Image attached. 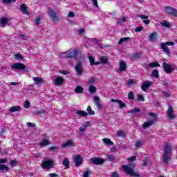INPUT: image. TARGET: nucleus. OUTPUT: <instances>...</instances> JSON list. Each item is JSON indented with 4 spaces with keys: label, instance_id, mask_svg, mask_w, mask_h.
I'll list each match as a JSON object with an SVG mask.
<instances>
[{
    "label": "nucleus",
    "instance_id": "nucleus-1",
    "mask_svg": "<svg viewBox=\"0 0 177 177\" xmlns=\"http://www.w3.org/2000/svg\"><path fill=\"white\" fill-rule=\"evenodd\" d=\"M172 151V145L171 144H167L164 148V156L163 163L168 164L169 160H171V153Z\"/></svg>",
    "mask_w": 177,
    "mask_h": 177
},
{
    "label": "nucleus",
    "instance_id": "nucleus-2",
    "mask_svg": "<svg viewBox=\"0 0 177 177\" xmlns=\"http://www.w3.org/2000/svg\"><path fill=\"white\" fill-rule=\"evenodd\" d=\"M135 167V163H131L129 166L128 165H122V168L124 169V171L127 174V175H130L133 177H140V174H138L135 171H133V167Z\"/></svg>",
    "mask_w": 177,
    "mask_h": 177
},
{
    "label": "nucleus",
    "instance_id": "nucleus-3",
    "mask_svg": "<svg viewBox=\"0 0 177 177\" xmlns=\"http://www.w3.org/2000/svg\"><path fill=\"white\" fill-rule=\"evenodd\" d=\"M75 71H76V75L78 77H81L82 74H84V66L82 64V62L79 61L77 62L75 66H74Z\"/></svg>",
    "mask_w": 177,
    "mask_h": 177
},
{
    "label": "nucleus",
    "instance_id": "nucleus-4",
    "mask_svg": "<svg viewBox=\"0 0 177 177\" xmlns=\"http://www.w3.org/2000/svg\"><path fill=\"white\" fill-rule=\"evenodd\" d=\"M149 115L150 117H152L153 119V120H149L147 122H145L142 124L143 129H146V128H149V127H151V125H153L156 122V121H157V115H156V113H149Z\"/></svg>",
    "mask_w": 177,
    "mask_h": 177
},
{
    "label": "nucleus",
    "instance_id": "nucleus-5",
    "mask_svg": "<svg viewBox=\"0 0 177 177\" xmlns=\"http://www.w3.org/2000/svg\"><path fill=\"white\" fill-rule=\"evenodd\" d=\"M11 68L13 70H24V71H28L30 69L26 68V65L22 63H15L11 66Z\"/></svg>",
    "mask_w": 177,
    "mask_h": 177
},
{
    "label": "nucleus",
    "instance_id": "nucleus-6",
    "mask_svg": "<svg viewBox=\"0 0 177 177\" xmlns=\"http://www.w3.org/2000/svg\"><path fill=\"white\" fill-rule=\"evenodd\" d=\"M48 15L50 17V19L53 20V21H59V17L57 16V14L53 9L49 8L48 11Z\"/></svg>",
    "mask_w": 177,
    "mask_h": 177
},
{
    "label": "nucleus",
    "instance_id": "nucleus-7",
    "mask_svg": "<svg viewBox=\"0 0 177 177\" xmlns=\"http://www.w3.org/2000/svg\"><path fill=\"white\" fill-rule=\"evenodd\" d=\"M90 161L94 165H102V164H104L105 161L104 158L99 157H94L90 159Z\"/></svg>",
    "mask_w": 177,
    "mask_h": 177
},
{
    "label": "nucleus",
    "instance_id": "nucleus-8",
    "mask_svg": "<svg viewBox=\"0 0 177 177\" xmlns=\"http://www.w3.org/2000/svg\"><path fill=\"white\" fill-rule=\"evenodd\" d=\"M55 165V162L53 160H48L41 163V167L44 169H49Z\"/></svg>",
    "mask_w": 177,
    "mask_h": 177
},
{
    "label": "nucleus",
    "instance_id": "nucleus-9",
    "mask_svg": "<svg viewBox=\"0 0 177 177\" xmlns=\"http://www.w3.org/2000/svg\"><path fill=\"white\" fill-rule=\"evenodd\" d=\"M67 53L68 57L72 59L73 57H75L78 53H81V50L77 48H70L68 50H67Z\"/></svg>",
    "mask_w": 177,
    "mask_h": 177
},
{
    "label": "nucleus",
    "instance_id": "nucleus-10",
    "mask_svg": "<svg viewBox=\"0 0 177 177\" xmlns=\"http://www.w3.org/2000/svg\"><path fill=\"white\" fill-rule=\"evenodd\" d=\"M165 10L166 13H167L168 15H171V16H174V17H177L176 9L170 6H167V7H165Z\"/></svg>",
    "mask_w": 177,
    "mask_h": 177
},
{
    "label": "nucleus",
    "instance_id": "nucleus-11",
    "mask_svg": "<svg viewBox=\"0 0 177 177\" xmlns=\"http://www.w3.org/2000/svg\"><path fill=\"white\" fill-rule=\"evenodd\" d=\"M162 68L166 74H171V73H172L173 69L170 64H168L167 62H163Z\"/></svg>",
    "mask_w": 177,
    "mask_h": 177
},
{
    "label": "nucleus",
    "instance_id": "nucleus-12",
    "mask_svg": "<svg viewBox=\"0 0 177 177\" xmlns=\"http://www.w3.org/2000/svg\"><path fill=\"white\" fill-rule=\"evenodd\" d=\"M83 161L84 160L82 159V156H81V155H79V154L76 155L74 159L75 167H80V165L82 164Z\"/></svg>",
    "mask_w": 177,
    "mask_h": 177
},
{
    "label": "nucleus",
    "instance_id": "nucleus-13",
    "mask_svg": "<svg viewBox=\"0 0 177 177\" xmlns=\"http://www.w3.org/2000/svg\"><path fill=\"white\" fill-rule=\"evenodd\" d=\"M111 102L113 103H118L119 104V109H127V104L122 102V100L112 99L111 100Z\"/></svg>",
    "mask_w": 177,
    "mask_h": 177
},
{
    "label": "nucleus",
    "instance_id": "nucleus-14",
    "mask_svg": "<svg viewBox=\"0 0 177 177\" xmlns=\"http://www.w3.org/2000/svg\"><path fill=\"white\" fill-rule=\"evenodd\" d=\"M149 86H151V82L146 81V82H144L141 85V89H142L144 92H146V91L149 89Z\"/></svg>",
    "mask_w": 177,
    "mask_h": 177
},
{
    "label": "nucleus",
    "instance_id": "nucleus-15",
    "mask_svg": "<svg viewBox=\"0 0 177 177\" xmlns=\"http://www.w3.org/2000/svg\"><path fill=\"white\" fill-rule=\"evenodd\" d=\"M167 115L168 118L170 120H174V118H175V115H174V109H172V106L171 105H169Z\"/></svg>",
    "mask_w": 177,
    "mask_h": 177
},
{
    "label": "nucleus",
    "instance_id": "nucleus-16",
    "mask_svg": "<svg viewBox=\"0 0 177 177\" xmlns=\"http://www.w3.org/2000/svg\"><path fill=\"white\" fill-rule=\"evenodd\" d=\"M94 103L99 109L102 110V104H100V97L97 96L93 97Z\"/></svg>",
    "mask_w": 177,
    "mask_h": 177
},
{
    "label": "nucleus",
    "instance_id": "nucleus-17",
    "mask_svg": "<svg viewBox=\"0 0 177 177\" xmlns=\"http://www.w3.org/2000/svg\"><path fill=\"white\" fill-rule=\"evenodd\" d=\"M160 49H162L163 52H165V53L167 55H171V51L165 43L163 42L160 44Z\"/></svg>",
    "mask_w": 177,
    "mask_h": 177
},
{
    "label": "nucleus",
    "instance_id": "nucleus-18",
    "mask_svg": "<svg viewBox=\"0 0 177 177\" xmlns=\"http://www.w3.org/2000/svg\"><path fill=\"white\" fill-rule=\"evenodd\" d=\"M9 24V19L8 18L2 17L0 20V26L3 28Z\"/></svg>",
    "mask_w": 177,
    "mask_h": 177
},
{
    "label": "nucleus",
    "instance_id": "nucleus-19",
    "mask_svg": "<svg viewBox=\"0 0 177 177\" xmlns=\"http://www.w3.org/2000/svg\"><path fill=\"white\" fill-rule=\"evenodd\" d=\"M63 82H64V79L60 76H57L54 80L55 85H62Z\"/></svg>",
    "mask_w": 177,
    "mask_h": 177
},
{
    "label": "nucleus",
    "instance_id": "nucleus-20",
    "mask_svg": "<svg viewBox=\"0 0 177 177\" xmlns=\"http://www.w3.org/2000/svg\"><path fill=\"white\" fill-rule=\"evenodd\" d=\"M32 80L35 85H41V84H44V79L39 77H33Z\"/></svg>",
    "mask_w": 177,
    "mask_h": 177
},
{
    "label": "nucleus",
    "instance_id": "nucleus-21",
    "mask_svg": "<svg viewBox=\"0 0 177 177\" xmlns=\"http://www.w3.org/2000/svg\"><path fill=\"white\" fill-rule=\"evenodd\" d=\"M19 10H21L24 15H28V8L26 7V4L24 3L20 5Z\"/></svg>",
    "mask_w": 177,
    "mask_h": 177
},
{
    "label": "nucleus",
    "instance_id": "nucleus-22",
    "mask_svg": "<svg viewBox=\"0 0 177 177\" xmlns=\"http://www.w3.org/2000/svg\"><path fill=\"white\" fill-rule=\"evenodd\" d=\"M88 127H91V122L89 121H87L84 123V125H82V127H80V132H85V131H86V128H88Z\"/></svg>",
    "mask_w": 177,
    "mask_h": 177
},
{
    "label": "nucleus",
    "instance_id": "nucleus-23",
    "mask_svg": "<svg viewBox=\"0 0 177 177\" xmlns=\"http://www.w3.org/2000/svg\"><path fill=\"white\" fill-rule=\"evenodd\" d=\"M119 64V71H125V70H127V63H125V62L120 61Z\"/></svg>",
    "mask_w": 177,
    "mask_h": 177
},
{
    "label": "nucleus",
    "instance_id": "nucleus-24",
    "mask_svg": "<svg viewBox=\"0 0 177 177\" xmlns=\"http://www.w3.org/2000/svg\"><path fill=\"white\" fill-rule=\"evenodd\" d=\"M149 39L152 42H156V41H157V32H153L151 35H149Z\"/></svg>",
    "mask_w": 177,
    "mask_h": 177
},
{
    "label": "nucleus",
    "instance_id": "nucleus-25",
    "mask_svg": "<svg viewBox=\"0 0 177 177\" xmlns=\"http://www.w3.org/2000/svg\"><path fill=\"white\" fill-rule=\"evenodd\" d=\"M62 165L65 167V169L70 168V162L68 161V159L64 158L62 162Z\"/></svg>",
    "mask_w": 177,
    "mask_h": 177
},
{
    "label": "nucleus",
    "instance_id": "nucleus-26",
    "mask_svg": "<svg viewBox=\"0 0 177 177\" xmlns=\"http://www.w3.org/2000/svg\"><path fill=\"white\" fill-rule=\"evenodd\" d=\"M76 114L79 116V117H86V115H88V113L84 111H81L79 110L76 112Z\"/></svg>",
    "mask_w": 177,
    "mask_h": 177
},
{
    "label": "nucleus",
    "instance_id": "nucleus-27",
    "mask_svg": "<svg viewBox=\"0 0 177 177\" xmlns=\"http://www.w3.org/2000/svg\"><path fill=\"white\" fill-rule=\"evenodd\" d=\"M103 142L104 143V145H106V146H113V143L111 141V140L109 139V138H104L102 140Z\"/></svg>",
    "mask_w": 177,
    "mask_h": 177
},
{
    "label": "nucleus",
    "instance_id": "nucleus-28",
    "mask_svg": "<svg viewBox=\"0 0 177 177\" xmlns=\"http://www.w3.org/2000/svg\"><path fill=\"white\" fill-rule=\"evenodd\" d=\"M10 113H15V111H20V106H12L9 109Z\"/></svg>",
    "mask_w": 177,
    "mask_h": 177
},
{
    "label": "nucleus",
    "instance_id": "nucleus-29",
    "mask_svg": "<svg viewBox=\"0 0 177 177\" xmlns=\"http://www.w3.org/2000/svg\"><path fill=\"white\" fill-rule=\"evenodd\" d=\"M70 146H74V142L71 140H68L66 142L62 145V147H68Z\"/></svg>",
    "mask_w": 177,
    "mask_h": 177
},
{
    "label": "nucleus",
    "instance_id": "nucleus-30",
    "mask_svg": "<svg viewBox=\"0 0 177 177\" xmlns=\"http://www.w3.org/2000/svg\"><path fill=\"white\" fill-rule=\"evenodd\" d=\"M39 145L44 147V146H49V145H50V142L48 141L46 139H44L39 143Z\"/></svg>",
    "mask_w": 177,
    "mask_h": 177
},
{
    "label": "nucleus",
    "instance_id": "nucleus-31",
    "mask_svg": "<svg viewBox=\"0 0 177 177\" xmlns=\"http://www.w3.org/2000/svg\"><path fill=\"white\" fill-rule=\"evenodd\" d=\"M100 61L101 62V64H107L108 63V59L107 57L104 56H102L100 57Z\"/></svg>",
    "mask_w": 177,
    "mask_h": 177
},
{
    "label": "nucleus",
    "instance_id": "nucleus-32",
    "mask_svg": "<svg viewBox=\"0 0 177 177\" xmlns=\"http://www.w3.org/2000/svg\"><path fill=\"white\" fill-rule=\"evenodd\" d=\"M75 93H82V92H84V88H82L81 86H77L75 88Z\"/></svg>",
    "mask_w": 177,
    "mask_h": 177
},
{
    "label": "nucleus",
    "instance_id": "nucleus-33",
    "mask_svg": "<svg viewBox=\"0 0 177 177\" xmlns=\"http://www.w3.org/2000/svg\"><path fill=\"white\" fill-rule=\"evenodd\" d=\"M118 138H125L127 134L124 132V131L121 130L117 132Z\"/></svg>",
    "mask_w": 177,
    "mask_h": 177
},
{
    "label": "nucleus",
    "instance_id": "nucleus-34",
    "mask_svg": "<svg viewBox=\"0 0 177 177\" xmlns=\"http://www.w3.org/2000/svg\"><path fill=\"white\" fill-rule=\"evenodd\" d=\"M10 168L9 167L5 165H0V170L1 171H5V172H8Z\"/></svg>",
    "mask_w": 177,
    "mask_h": 177
},
{
    "label": "nucleus",
    "instance_id": "nucleus-35",
    "mask_svg": "<svg viewBox=\"0 0 177 177\" xmlns=\"http://www.w3.org/2000/svg\"><path fill=\"white\" fill-rule=\"evenodd\" d=\"M161 26H162L163 27H166L167 28H169V27H171V24H169V22L167 21H162V22H160Z\"/></svg>",
    "mask_w": 177,
    "mask_h": 177
},
{
    "label": "nucleus",
    "instance_id": "nucleus-36",
    "mask_svg": "<svg viewBox=\"0 0 177 177\" xmlns=\"http://www.w3.org/2000/svg\"><path fill=\"white\" fill-rule=\"evenodd\" d=\"M140 111V109L135 108L134 109L128 111L127 113H128V114H133L135 113H139Z\"/></svg>",
    "mask_w": 177,
    "mask_h": 177
},
{
    "label": "nucleus",
    "instance_id": "nucleus-37",
    "mask_svg": "<svg viewBox=\"0 0 177 177\" xmlns=\"http://www.w3.org/2000/svg\"><path fill=\"white\" fill-rule=\"evenodd\" d=\"M129 39H131V37H123L120 39L118 44H124V42H127V41H129Z\"/></svg>",
    "mask_w": 177,
    "mask_h": 177
},
{
    "label": "nucleus",
    "instance_id": "nucleus-38",
    "mask_svg": "<svg viewBox=\"0 0 177 177\" xmlns=\"http://www.w3.org/2000/svg\"><path fill=\"white\" fill-rule=\"evenodd\" d=\"M88 91L90 92V93H95V92H96V87L93 85H91L89 87H88Z\"/></svg>",
    "mask_w": 177,
    "mask_h": 177
},
{
    "label": "nucleus",
    "instance_id": "nucleus-39",
    "mask_svg": "<svg viewBox=\"0 0 177 177\" xmlns=\"http://www.w3.org/2000/svg\"><path fill=\"white\" fill-rule=\"evenodd\" d=\"M128 99H129V100H135V95H133V91H130L129 93Z\"/></svg>",
    "mask_w": 177,
    "mask_h": 177
},
{
    "label": "nucleus",
    "instance_id": "nucleus-40",
    "mask_svg": "<svg viewBox=\"0 0 177 177\" xmlns=\"http://www.w3.org/2000/svg\"><path fill=\"white\" fill-rule=\"evenodd\" d=\"M59 57H62L64 59H67V58H68V53H67V51L64 52V53H61L59 54Z\"/></svg>",
    "mask_w": 177,
    "mask_h": 177
},
{
    "label": "nucleus",
    "instance_id": "nucleus-41",
    "mask_svg": "<svg viewBox=\"0 0 177 177\" xmlns=\"http://www.w3.org/2000/svg\"><path fill=\"white\" fill-rule=\"evenodd\" d=\"M149 67H160V64H158V62H151L149 64Z\"/></svg>",
    "mask_w": 177,
    "mask_h": 177
},
{
    "label": "nucleus",
    "instance_id": "nucleus-42",
    "mask_svg": "<svg viewBox=\"0 0 177 177\" xmlns=\"http://www.w3.org/2000/svg\"><path fill=\"white\" fill-rule=\"evenodd\" d=\"M151 75L155 78H158V70L155 69L152 71Z\"/></svg>",
    "mask_w": 177,
    "mask_h": 177
},
{
    "label": "nucleus",
    "instance_id": "nucleus-43",
    "mask_svg": "<svg viewBox=\"0 0 177 177\" xmlns=\"http://www.w3.org/2000/svg\"><path fill=\"white\" fill-rule=\"evenodd\" d=\"M145 145V142L138 140L136 143V147H140L141 146H143Z\"/></svg>",
    "mask_w": 177,
    "mask_h": 177
},
{
    "label": "nucleus",
    "instance_id": "nucleus-44",
    "mask_svg": "<svg viewBox=\"0 0 177 177\" xmlns=\"http://www.w3.org/2000/svg\"><path fill=\"white\" fill-rule=\"evenodd\" d=\"M87 111L90 115H95V111L92 110V108H91V106H88Z\"/></svg>",
    "mask_w": 177,
    "mask_h": 177
},
{
    "label": "nucleus",
    "instance_id": "nucleus-45",
    "mask_svg": "<svg viewBox=\"0 0 177 177\" xmlns=\"http://www.w3.org/2000/svg\"><path fill=\"white\" fill-rule=\"evenodd\" d=\"M133 59H142L141 53H136L132 55Z\"/></svg>",
    "mask_w": 177,
    "mask_h": 177
},
{
    "label": "nucleus",
    "instance_id": "nucleus-46",
    "mask_svg": "<svg viewBox=\"0 0 177 177\" xmlns=\"http://www.w3.org/2000/svg\"><path fill=\"white\" fill-rule=\"evenodd\" d=\"M45 113L44 110H40L35 112H33V115H40V114H44Z\"/></svg>",
    "mask_w": 177,
    "mask_h": 177
},
{
    "label": "nucleus",
    "instance_id": "nucleus-47",
    "mask_svg": "<svg viewBox=\"0 0 177 177\" xmlns=\"http://www.w3.org/2000/svg\"><path fill=\"white\" fill-rule=\"evenodd\" d=\"M17 0H3V3H6V5H9V3H12V2H13V3H15V2H16Z\"/></svg>",
    "mask_w": 177,
    "mask_h": 177
},
{
    "label": "nucleus",
    "instance_id": "nucleus-48",
    "mask_svg": "<svg viewBox=\"0 0 177 177\" xmlns=\"http://www.w3.org/2000/svg\"><path fill=\"white\" fill-rule=\"evenodd\" d=\"M30 101L26 100L25 102H24V107L25 109H28V107H30Z\"/></svg>",
    "mask_w": 177,
    "mask_h": 177
},
{
    "label": "nucleus",
    "instance_id": "nucleus-49",
    "mask_svg": "<svg viewBox=\"0 0 177 177\" xmlns=\"http://www.w3.org/2000/svg\"><path fill=\"white\" fill-rule=\"evenodd\" d=\"M88 59L91 66H93V64H95V58H93V57L88 56Z\"/></svg>",
    "mask_w": 177,
    "mask_h": 177
},
{
    "label": "nucleus",
    "instance_id": "nucleus-50",
    "mask_svg": "<svg viewBox=\"0 0 177 177\" xmlns=\"http://www.w3.org/2000/svg\"><path fill=\"white\" fill-rule=\"evenodd\" d=\"M107 158H109V161H114L115 160V157L113 155H106Z\"/></svg>",
    "mask_w": 177,
    "mask_h": 177
},
{
    "label": "nucleus",
    "instance_id": "nucleus-51",
    "mask_svg": "<svg viewBox=\"0 0 177 177\" xmlns=\"http://www.w3.org/2000/svg\"><path fill=\"white\" fill-rule=\"evenodd\" d=\"M138 99L139 102H145V97H143L142 95L138 94Z\"/></svg>",
    "mask_w": 177,
    "mask_h": 177
},
{
    "label": "nucleus",
    "instance_id": "nucleus-52",
    "mask_svg": "<svg viewBox=\"0 0 177 177\" xmlns=\"http://www.w3.org/2000/svg\"><path fill=\"white\" fill-rule=\"evenodd\" d=\"M126 84H127V85H128L129 86H131L135 84V82H133V80H129V81H127V82H126Z\"/></svg>",
    "mask_w": 177,
    "mask_h": 177
},
{
    "label": "nucleus",
    "instance_id": "nucleus-53",
    "mask_svg": "<svg viewBox=\"0 0 177 177\" xmlns=\"http://www.w3.org/2000/svg\"><path fill=\"white\" fill-rule=\"evenodd\" d=\"M162 93L163 97H169V96H171V94L165 91H162Z\"/></svg>",
    "mask_w": 177,
    "mask_h": 177
},
{
    "label": "nucleus",
    "instance_id": "nucleus-54",
    "mask_svg": "<svg viewBox=\"0 0 177 177\" xmlns=\"http://www.w3.org/2000/svg\"><path fill=\"white\" fill-rule=\"evenodd\" d=\"M142 30H143V27L138 26V27L135 28V32H140V31H142Z\"/></svg>",
    "mask_w": 177,
    "mask_h": 177
},
{
    "label": "nucleus",
    "instance_id": "nucleus-55",
    "mask_svg": "<svg viewBox=\"0 0 177 177\" xmlns=\"http://www.w3.org/2000/svg\"><path fill=\"white\" fill-rule=\"evenodd\" d=\"M167 46H174L175 45V43L173 41H167L165 43Z\"/></svg>",
    "mask_w": 177,
    "mask_h": 177
},
{
    "label": "nucleus",
    "instance_id": "nucleus-56",
    "mask_svg": "<svg viewBox=\"0 0 177 177\" xmlns=\"http://www.w3.org/2000/svg\"><path fill=\"white\" fill-rule=\"evenodd\" d=\"M95 82H96V80L94 78L90 79L88 81V85H92L93 84H94Z\"/></svg>",
    "mask_w": 177,
    "mask_h": 177
},
{
    "label": "nucleus",
    "instance_id": "nucleus-57",
    "mask_svg": "<svg viewBox=\"0 0 177 177\" xmlns=\"http://www.w3.org/2000/svg\"><path fill=\"white\" fill-rule=\"evenodd\" d=\"M40 24H41V17H38L37 18H36L35 24L37 26H39Z\"/></svg>",
    "mask_w": 177,
    "mask_h": 177
},
{
    "label": "nucleus",
    "instance_id": "nucleus-58",
    "mask_svg": "<svg viewBox=\"0 0 177 177\" xmlns=\"http://www.w3.org/2000/svg\"><path fill=\"white\" fill-rule=\"evenodd\" d=\"M135 160H136V156H133L127 158V160L129 162H130V161H135Z\"/></svg>",
    "mask_w": 177,
    "mask_h": 177
},
{
    "label": "nucleus",
    "instance_id": "nucleus-59",
    "mask_svg": "<svg viewBox=\"0 0 177 177\" xmlns=\"http://www.w3.org/2000/svg\"><path fill=\"white\" fill-rule=\"evenodd\" d=\"M59 73L60 74H63V75H67L68 74H69L68 71L63 70H60Z\"/></svg>",
    "mask_w": 177,
    "mask_h": 177
},
{
    "label": "nucleus",
    "instance_id": "nucleus-60",
    "mask_svg": "<svg viewBox=\"0 0 177 177\" xmlns=\"http://www.w3.org/2000/svg\"><path fill=\"white\" fill-rule=\"evenodd\" d=\"M111 177H118V172L113 171L111 174Z\"/></svg>",
    "mask_w": 177,
    "mask_h": 177
},
{
    "label": "nucleus",
    "instance_id": "nucleus-61",
    "mask_svg": "<svg viewBox=\"0 0 177 177\" xmlns=\"http://www.w3.org/2000/svg\"><path fill=\"white\" fill-rule=\"evenodd\" d=\"M10 165L12 166V167H15V165H17V161L16 160H11L10 162Z\"/></svg>",
    "mask_w": 177,
    "mask_h": 177
},
{
    "label": "nucleus",
    "instance_id": "nucleus-62",
    "mask_svg": "<svg viewBox=\"0 0 177 177\" xmlns=\"http://www.w3.org/2000/svg\"><path fill=\"white\" fill-rule=\"evenodd\" d=\"M19 38H21V39H24L25 41H27V35H19Z\"/></svg>",
    "mask_w": 177,
    "mask_h": 177
},
{
    "label": "nucleus",
    "instance_id": "nucleus-63",
    "mask_svg": "<svg viewBox=\"0 0 177 177\" xmlns=\"http://www.w3.org/2000/svg\"><path fill=\"white\" fill-rule=\"evenodd\" d=\"M89 170H86V171H84L83 177H89Z\"/></svg>",
    "mask_w": 177,
    "mask_h": 177
},
{
    "label": "nucleus",
    "instance_id": "nucleus-64",
    "mask_svg": "<svg viewBox=\"0 0 177 177\" xmlns=\"http://www.w3.org/2000/svg\"><path fill=\"white\" fill-rule=\"evenodd\" d=\"M49 177H59V175H57V174L55 173H51L48 174Z\"/></svg>",
    "mask_w": 177,
    "mask_h": 177
}]
</instances>
